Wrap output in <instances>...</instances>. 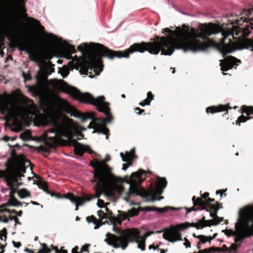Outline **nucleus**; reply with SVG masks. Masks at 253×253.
I'll return each instance as SVG.
<instances>
[{"label": "nucleus", "mask_w": 253, "mask_h": 253, "mask_svg": "<svg viewBox=\"0 0 253 253\" xmlns=\"http://www.w3.org/2000/svg\"><path fill=\"white\" fill-rule=\"evenodd\" d=\"M59 86L63 92L69 94L74 99L80 102L86 103L97 107V110L106 116V118H96V121L100 124H105L111 122L113 119L110 112L109 103L105 101V97L100 96L95 98L88 92L82 93L76 88L69 86L64 81L61 80Z\"/></svg>", "instance_id": "obj_1"}, {"label": "nucleus", "mask_w": 253, "mask_h": 253, "mask_svg": "<svg viewBox=\"0 0 253 253\" xmlns=\"http://www.w3.org/2000/svg\"><path fill=\"white\" fill-rule=\"evenodd\" d=\"M138 232H134L130 229H127L123 232L120 236L108 233L105 241L109 245L112 246L115 248H121L125 250L129 242L136 241L137 243L138 247L142 250H145L144 241H139L140 238Z\"/></svg>", "instance_id": "obj_2"}, {"label": "nucleus", "mask_w": 253, "mask_h": 253, "mask_svg": "<svg viewBox=\"0 0 253 253\" xmlns=\"http://www.w3.org/2000/svg\"><path fill=\"white\" fill-rule=\"evenodd\" d=\"M145 173L146 172L144 170L139 169L137 172L132 173L131 176L127 179L126 182L130 184L128 194H134L137 196H140L146 198V201L148 202H154L163 199L164 197L158 198L157 195L153 194L152 190H146L145 188L138 186V185L143 181L141 176V175Z\"/></svg>", "instance_id": "obj_3"}, {"label": "nucleus", "mask_w": 253, "mask_h": 253, "mask_svg": "<svg viewBox=\"0 0 253 253\" xmlns=\"http://www.w3.org/2000/svg\"><path fill=\"white\" fill-rule=\"evenodd\" d=\"M114 177V175L113 176H105L103 178L92 180L91 181L92 182H96V184L94 187L95 191V195L91 197H90L89 196H86L85 198L75 196L71 193H68L63 196L76 204L75 210L77 211L79 209L78 207L84 204L85 201H89L94 198H99L102 192L105 191Z\"/></svg>", "instance_id": "obj_4"}, {"label": "nucleus", "mask_w": 253, "mask_h": 253, "mask_svg": "<svg viewBox=\"0 0 253 253\" xmlns=\"http://www.w3.org/2000/svg\"><path fill=\"white\" fill-rule=\"evenodd\" d=\"M6 169L4 170L0 169V178L10 181L16 184V186H21L22 182H21V178L24 177V173L15 171L16 165L14 161L12 159H8L5 163Z\"/></svg>", "instance_id": "obj_5"}, {"label": "nucleus", "mask_w": 253, "mask_h": 253, "mask_svg": "<svg viewBox=\"0 0 253 253\" xmlns=\"http://www.w3.org/2000/svg\"><path fill=\"white\" fill-rule=\"evenodd\" d=\"M205 221V217L204 216L198 223H187L180 224V229L172 227L170 229H168L163 234V237L165 239L170 242H174L177 241L182 240L181 234L180 230L182 228H187L189 227H193L197 229H202L204 225H202Z\"/></svg>", "instance_id": "obj_6"}, {"label": "nucleus", "mask_w": 253, "mask_h": 253, "mask_svg": "<svg viewBox=\"0 0 253 253\" xmlns=\"http://www.w3.org/2000/svg\"><path fill=\"white\" fill-rule=\"evenodd\" d=\"M215 201L214 199L208 198L206 201L202 200V198L199 197L196 198V196L192 197V202L193 206L191 208H185L187 212H190L192 211H196L197 210H203L207 209H210L213 206H217V204H220L218 202H216L215 204H212L211 203Z\"/></svg>", "instance_id": "obj_7"}, {"label": "nucleus", "mask_w": 253, "mask_h": 253, "mask_svg": "<svg viewBox=\"0 0 253 253\" xmlns=\"http://www.w3.org/2000/svg\"><path fill=\"white\" fill-rule=\"evenodd\" d=\"M36 84L28 86V90L34 95L38 96L41 95L44 91L46 85L47 78L45 74L42 71H39L36 76Z\"/></svg>", "instance_id": "obj_8"}, {"label": "nucleus", "mask_w": 253, "mask_h": 253, "mask_svg": "<svg viewBox=\"0 0 253 253\" xmlns=\"http://www.w3.org/2000/svg\"><path fill=\"white\" fill-rule=\"evenodd\" d=\"M90 166L95 169L93 173L94 179L114 176L111 172V168L104 162L97 160L95 162H91Z\"/></svg>", "instance_id": "obj_9"}, {"label": "nucleus", "mask_w": 253, "mask_h": 253, "mask_svg": "<svg viewBox=\"0 0 253 253\" xmlns=\"http://www.w3.org/2000/svg\"><path fill=\"white\" fill-rule=\"evenodd\" d=\"M11 47H18L21 51H25L29 55L31 60L38 61V55L33 51V47L31 43L27 42H22L19 39L15 38L10 42Z\"/></svg>", "instance_id": "obj_10"}, {"label": "nucleus", "mask_w": 253, "mask_h": 253, "mask_svg": "<svg viewBox=\"0 0 253 253\" xmlns=\"http://www.w3.org/2000/svg\"><path fill=\"white\" fill-rule=\"evenodd\" d=\"M240 60L234 56H229L224 60H221L220 66L221 70L222 71H227L232 69L234 65H237L238 62H240Z\"/></svg>", "instance_id": "obj_11"}, {"label": "nucleus", "mask_w": 253, "mask_h": 253, "mask_svg": "<svg viewBox=\"0 0 253 253\" xmlns=\"http://www.w3.org/2000/svg\"><path fill=\"white\" fill-rule=\"evenodd\" d=\"M252 233H253V231L251 229V226L238 230L233 235V236L235 237V242L236 243L241 242L246 237L250 236Z\"/></svg>", "instance_id": "obj_12"}, {"label": "nucleus", "mask_w": 253, "mask_h": 253, "mask_svg": "<svg viewBox=\"0 0 253 253\" xmlns=\"http://www.w3.org/2000/svg\"><path fill=\"white\" fill-rule=\"evenodd\" d=\"M89 125L91 126V127L94 129L93 132L105 134L106 138L108 139L109 135L110 134L109 130L108 128L106 127L105 124H100V123H99L98 121H96V118L94 121L91 122Z\"/></svg>", "instance_id": "obj_13"}, {"label": "nucleus", "mask_w": 253, "mask_h": 253, "mask_svg": "<svg viewBox=\"0 0 253 253\" xmlns=\"http://www.w3.org/2000/svg\"><path fill=\"white\" fill-rule=\"evenodd\" d=\"M231 108L228 105H219L218 106H211L208 107L206 108V112L211 114H214L217 112H220L222 111H226V112L225 113L222 115L223 117L226 116L228 115V110L229 109H231Z\"/></svg>", "instance_id": "obj_14"}, {"label": "nucleus", "mask_w": 253, "mask_h": 253, "mask_svg": "<svg viewBox=\"0 0 253 253\" xmlns=\"http://www.w3.org/2000/svg\"><path fill=\"white\" fill-rule=\"evenodd\" d=\"M18 158L19 163H18V162L16 163V170H15V171L22 173H25L26 171V167L25 165L27 163L30 164V162L29 160L26 159L24 155L21 154L19 155Z\"/></svg>", "instance_id": "obj_15"}, {"label": "nucleus", "mask_w": 253, "mask_h": 253, "mask_svg": "<svg viewBox=\"0 0 253 253\" xmlns=\"http://www.w3.org/2000/svg\"><path fill=\"white\" fill-rule=\"evenodd\" d=\"M74 151L76 155L81 157L84 155L85 152L89 154H95V152L91 149L90 146L81 143L78 144V145L75 147Z\"/></svg>", "instance_id": "obj_16"}, {"label": "nucleus", "mask_w": 253, "mask_h": 253, "mask_svg": "<svg viewBox=\"0 0 253 253\" xmlns=\"http://www.w3.org/2000/svg\"><path fill=\"white\" fill-rule=\"evenodd\" d=\"M167 185V181L165 177L159 178L158 181V185L155 191H153L152 189L150 190L153 191V193L155 195H157V197L159 198L160 195L162 194L163 192V189L166 187Z\"/></svg>", "instance_id": "obj_17"}, {"label": "nucleus", "mask_w": 253, "mask_h": 253, "mask_svg": "<svg viewBox=\"0 0 253 253\" xmlns=\"http://www.w3.org/2000/svg\"><path fill=\"white\" fill-rule=\"evenodd\" d=\"M37 184L40 188L42 189L47 194L51 195V196H55L57 198H60V195L59 194L53 192L49 190L46 182L43 180L42 179H39L37 182Z\"/></svg>", "instance_id": "obj_18"}, {"label": "nucleus", "mask_w": 253, "mask_h": 253, "mask_svg": "<svg viewBox=\"0 0 253 253\" xmlns=\"http://www.w3.org/2000/svg\"><path fill=\"white\" fill-rule=\"evenodd\" d=\"M169 210H175L176 208L170 207H166L163 208L156 207H145L143 208V210L146 211H156L160 213L167 212Z\"/></svg>", "instance_id": "obj_19"}, {"label": "nucleus", "mask_w": 253, "mask_h": 253, "mask_svg": "<svg viewBox=\"0 0 253 253\" xmlns=\"http://www.w3.org/2000/svg\"><path fill=\"white\" fill-rule=\"evenodd\" d=\"M71 116L81 118L83 121H84L87 119H91L92 118L89 113H82L75 108L71 109Z\"/></svg>", "instance_id": "obj_20"}, {"label": "nucleus", "mask_w": 253, "mask_h": 253, "mask_svg": "<svg viewBox=\"0 0 253 253\" xmlns=\"http://www.w3.org/2000/svg\"><path fill=\"white\" fill-rule=\"evenodd\" d=\"M3 181L6 183L7 186L9 187L10 190L9 193V197H15L14 194L17 192V189L19 186H16V184L10 181L9 180H4V179L3 178Z\"/></svg>", "instance_id": "obj_21"}, {"label": "nucleus", "mask_w": 253, "mask_h": 253, "mask_svg": "<svg viewBox=\"0 0 253 253\" xmlns=\"http://www.w3.org/2000/svg\"><path fill=\"white\" fill-rule=\"evenodd\" d=\"M55 127L53 129L52 132L55 133L56 134H59L63 136L66 135V132L64 129V127L62 124L55 123Z\"/></svg>", "instance_id": "obj_22"}, {"label": "nucleus", "mask_w": 253, "mask_h": 253, "mask_svg": "<svg viewBox=\"0 0 253 253\" xmlns=\"http://www.w3.org/2000/svg\"><path fill=\"white\" fill-rule=\"evenodd\" d=\"M28 19L29 22L31 24L36 27L40 32H44V27L41 25L40 22L39 20L33 17H28Z\"/></svg>", "instance_id": "obj_23"}, {"label": "nucleus", "mask_w": 253, "mask_h": 253, "mask_svg": "<svg viewBox=\"0 0 253 253\" xmlns=\"http://www.w3.org/2000/svg\"><path fill=\"white\" fill-rule=\"evenodd\" d=\"M42 249H40L37 253H50L51 252V249L47 247L46 244L43 243L41 244ZM25 251L28 253H35L32 250H31L28 248H25Z\"/></svg>", "instance_id": "obj_24"}, {"label": "nucleus", "mask_w": 253, "mask_h": 253, "mask_svg": "<svg viewBox=\"0 0 253 253\" xmlns=\"http://www.w3.org/2000/svg\"><path fill=\"white\" fill-rule=\"evenodd\" d=\"M222 208V204H217V206H213L211 207V208L205 209V210L207 211H210V216L212 217H213L214 218H215V217H217V211Z\"/></svg>", "instance_id": "obj_25"}, {"label": "nucleus", "mask_w": 253, "mask_h": 253, "mask_svg": "<svg viewBox=\"0 0 253 253\" xmlns=\"http://www.w3.org/2000/svg\"><path fill=\"white\" fill-rule=\"evenodd\" d=\"M86 220L88 222H92L95 224V229L98 228L100 225H102V220H97L96 218L93 215L89 216L86 217Z\"/></svg>", "instance_id": "obj_26"}, {"label": "nucleus", "mask_w": 253, "mask_h": 253, "mask_svg": "<svg viewBox=\"0 0 253 253\" xmlns=\"http://www.w3.org/2000/svg\"><path fill=\"white\" fill-rule=\"evenodd\" d=\"M147 97L143 100L142 101L139 103V105L141 106H144L145 105H149L151 101L154 99V95L151 91H149L147 94Z\"/></svg>", "instance_id": "obj_27"}, {"label": "nucleus", "mask_w": 253, "mask_h": 253, "mask_svg": "<svg viewBox=\"0 0 253 253\" xmlns=\"http://www.w3.org/2000/svg\"><path fill=\"white\" fill-rule=\"evenodd\" d=\"M217 233H214L213 236H206L203 235H198L197 238L200 240V242L202 243H205L207 242H211V240L214 239L217 236Z\"/></svg>", "instance_id": "obj_28"}, {"label": "nucleus", "mask_w": 253, "mask_h": 253, "mask_svg": "<svg viewBox=\"0 0 253 253\" xmlns=\"http://www.w3.org/2000/svg\"><path fill=\"white\" fill-rule=\"evenodd\" d=\"M20 138L24 141H28L34 140L32 136V133L30 130H27L24 132L21 133Z\"/></svg>", "instance_id": "obj_29"}, {"label": "nucleus", "mask_w": 253, "mask_h": 253, "mask_svg": "<svg viewBox=\"0 0 253 253\" xmlns=\"http://www.w3.org/2000/svg\"><path fill=\"white\" fill-rule=\"evenodd\" d=\"M241 112L243 114H246L247 116L250 117L251 115L253 114V106H248L246 105H243L241 107Z\"/></svg>", "instance_id": "obj_30"}, {"label": "nucleus", "mask_w": 253, "mask_h": 253, "mask_svg": "<svg viewBox=\"0 0 253 253\" xmlns=\"http://www.w3.org/2000/svg\"><path fill=\"white\" fill-rule=\"evenodd\" d=\"M22 205V203L19 201L15 197H9V199L7 202L8 206H21Z\"/></svg>", "instance_id": "obj_31"}, {"label": "nucleus", "mask_w": 253, "mask_h": 253, "mask_svg": "<svg viewBox=\"0 0 253 253\" xmlns=\"http://www.w3.org/2000/svg\"><path fill=\"white\" fill-rule=\"evenodd\" d=\"M133 155H134L133 152H132V153L126 152V155H125L123 153H120V156L122 159L123 161L126 162H128L129 161L131 160Z\"/></svg>", "instance_id": "obj_32"}, {"label": "nucleus", "mask_w": 253, "mask_h": 253, "mask_svg": "<svg viewBox=\"0 0 253 253\" xmlns=\"http://www.w3.org/2000/svg\"><path fill=\"white\" fill-rule=\"evenodd\" d=\"M18 194L20 198H25L31 196V193L26 189L23 188L18 191Z\"/></svg>", "instance_id": "obj_33"}, {"label": "nucleus", "mask_w": 253, "mask_h": 253, "mask_svg": "<svg viewBox=\"0 0 253 253\" xmlns=\"http://www.w3.org/2000/svg\"><path fill=\"white\" fill-rule=\"evenodd\" d=\"M1 110H2V114L5 113V111L6 110H8V115L5 117V119L7 121V120H9L10 119L13 118H14L15 117L14 113L13 112L10 111V110H9L8 106L2 107L1 108Z\"/></svg>", "instance_id": "obj_34"}, {"label": "nucleus", "mask_w": 253, "mask_h": 253, "mask_svg": "<svg viewBox=\"0 0 253 253\" xmlns=\"http://www.w3.org/2000/svg\"><path fill=\"white\" fill-rule=\"evenodd\" d=\"M252 118V117L245 116L244 115H242L239 116L237 120L236 121V125L240 126L241 123H245Z\"/></svg>", "instance_id": "obj_35"}, {"label": "nucleus", "mask_w": 253, "mask_h": 253, "mask_svg": "<svg viewBox=\"0 0 253 253\" xmlns=\"http://www.w3.org/2000/svg\"><path fill=\"white\" fill-rule=\"evenodd\" d=\"M219 224V222H215V220H213V219H211V220H206L205 221L202 223L203 225H204V227L206 226H211V225H217Z\"/></svg>", "instance_id": "obj_36"}, {"label": "nucleus", "mask_w": 253, "mask_h": 253, "mask_svg": "<svg viewBox=\"0 0 253 253\" xmlns=\"http://www.w3.org/2000/svg\"><path fill=\"white\" fill-rule=\"evenodd\" d=\"M112 223L114 226H115L116 224L121 225L122 222V219L119 216H114L112 219L110 221Z\"/></svg>", "instance_id": "obj_37"}, {"label": "nucleus", "mask_w": 253, "mask_h": 253, "mask_svg": "<svg viewBox=\"0 0 253 253\" xmlns=\"http://www.w3.org/2000/svg\"><path fill=\"white\" fill-rule=\"evenodd\" d=\"M68 139L70 142V145L73 146L74 147V149L75 148V147L78 145V144H80V142H78L77 139L73 138L70 135H69L68 136Z\"/></svg>", "instance_id": "obj_38"}, {"label": "nucleus", "mask_w": 253, "mask_h": 253, "mask_svg": "<svg viewBox=\"0 0 253 253\" xmlns=\"http://www.w3.org/2000/svg\"><path fill=\"white\" fill-rule=\"evenodd\" d=\"M89 48L88 45L86 43H83L77 47V49L81 52H84Z\"/></svg>", "instance_id": "obj_39"}, {"label": "nucleus", "mask_w": 253, "mask_h": 253, "mask_svg": "<svg viewBox=\"0 0 253 253\" xmlns=\"http://www.w3.org/2000/svg\"><path fill=\"white\" fill-rule=\"evenodd\" d=\"M128 215L130 217H132L134 216H136L139 213V211L135 208H132L131 210H130L128 212Z\"/></svg>", "instance_id": "obj_40"}, {"label": "nucleus", "mask_w": 253, "mask_h": 253, "mask_svg": "<svg viewBox=\"0 0 253 253\" xmlns=\"http://www.w3.org/2000/svg\"><path fill=\"white\" fill-rule=\"evenodd\" d=\"M29 102L32 103V104L29 105V108H27V111L28 113H30L32 110H35L36 109V105L34 103L33 101L31 99H28Z\"/></svg>", "instance_id": "obj_41"}, {"label": "nucleus", "mask_w": 253, "mask_h": 253, "mask_svg": "<svg viewBox=\"0 0 253 253\" xmlns=\"http://www.w3.org/2000/svg\"><path fill=\"white\" fill-rule=\"evenodd\" d=\"M63 78L66 77L69 74V71L66 66H64L61 69L60 72Z\"/></svg>", "instance_id": "obj_42"}, {"label": "nucleus", "mask_w": 253, "mask_h": 253, "mask_svg": "<svg viewBox=\"0 0 253 253\" xmlns=\"http://www.w3.org/2000/svg\"><path fill=\"white\" fill-rule=\"evenodd\" d=\"M10 154H11V157H12V158H11V159L14 161V162L15 164H16V163L19 162L18 158L19 155L17 156L16 155L15 150H14V149L12 150Z\"/></svg>", "instance_id": "obj_43"}, {"label": "nucleus", "mask_w": 253, "mask_h": 253, "mask_svg": "<svg viewBox=\"0 0 253 253\" xmlns=\"http://www.w3.org/2000/svg\"><path fill=\"white\" fill-rule=\"evenodd\" d=\"M115 216L113 214L112 211H110L109 212H105V219H108L110 221L112 219V218Z\"/></svg>", "instance_id": "obj_44"}, {"label": "nucleus", "mask_w": 253, "mask_h": 253, "mask_svg": "<svg viewBox=\"0 0 253 253\" xmlns=\"http://www.w3.org/2000/svg\"><path fill=\"white\" fill-rule=\"evenodd\" d=\"M6 229L4 228V229L2 230V232L0 233V239L2 240L3 239V238H4V240H6Z\"/></svg>", "instance_id": "obj_45"}, {"label": "nucleus", "mask_w": 253, "mask_h": 253, "mask_svg": "<svg viewBox=\"0 0 253 253\" xmlns=\"http://www.w3.org/2000/svg\"><path fill=\"white\" fill-rule=\"evenodd\" d=\"M223 232H225V234L229 236H233L234 233L236 231H234L231 229H226V230H223Z\"/></svg>", "instance_id": "obj_46"}, {"label": "nucleus", "mask_w": 253, "mask_h": 253, "mask_svg": "<svg viewBox=\"0 0 253 253\" xmlns=\"http://www.w3.org/2000/svg\"><path fill=\"white\" fill-rule=\"evenodd\" d=\"M97 214L98 216L101 218V219H105V213L102 210H99L97 211Z\"/></svg>", "instance_id": "obj_47"}, {"label": "nucleus", "mask_w": 253, "mask_h": 253, "mask_svg": "<svg viewBox=\"0 0 253 253\" xmlns=\"http://www.w3.org/2000/svg\"><path fill=\"white\" fill-rule=\"evenodd\" d=\"M68 50L69 51V52L72 53H75L76 52L74 46H73L71 45H68Z\"/></svg>", "instance_id": "obj_48"}, {"label": "nucleus", "mask_w": 253, "mask_h": 253, "mask_svg": "<svg viewBox=\"0 0 253 253\" xmlns=\"http://www.w3.org/2000/svg\"><path fill=\"white\" fill-rule=\"evenodd\" d=\"M89 245L88 244H85L81 248V252H88V248Z\"/></svg>", "instance_id": "obj_49"}, {"label": "nucleus", "mask_w": 253, "mask_h": 253, "mask_svg": "<svg viewBox=\"0 0 253 253\" xmlns=\"http://www.w3.org/2000/svg\"><path fill=\"white\" fill-rule=\"evenodd\" d=\"M23 77L25 81H30L31 80L32 77L30 74H26L25 73H23Z\"/></svg>", "instance_id": "obj_50"}, {"label": "nucleus", "mask_w": 253, "mask_h": 253, "mask_svg": "<svg viewBox=\"0 0 253 253\" xmlns=\"http://www.w3.org/2000/svg\"><path fill=\"white\" fill-rule=\"evenodd\" d=\"M248 221L252 223L251 229L253 231V214L250 215L248 218Z\"/></svg>", "instance_id": "obj_51"}, {"label": "nucleus", "mask_w": 253, "mask_h": 253, "mask_svg": "<svg viewBox=\"0 0 253 253\" xmlns=\"http://www.w3.org/2000/svg\"><path fill=\"white\" fill-rule=\"evenodd\" d=\"M185 242L184 245L186 248H190L191 247V244L189 241L186 238H184Z\"/></svg>", "instance_id": "obj_52"}, {"label": "nucleus", "mask_w": 253, "mask_h": 253, "mask_svg": "<svg viewBox=\"0 0 253 253\" xmlns=\"http://www.w3.org/2000/svg\"><path fill=\"white\" fill-rule=\"evenodd\" d=\"M11 213H15L18 216H21L23 213V211L21 210L17 211H16L13 210L11 211Z\"/></svg>", "instance_id": "obj_53"}, {"label": "nucleus", "mask_w": 253, "mask_h": 253, "mask_svg": "<svg viewBox=\"0 0 253 253\" xmlns=\"http://www.w3.org/2000/svg\"><path fill=\"white\" fill-rule=\"evenodd\" d=\"M135 110L136 111V113L138 115H141L142 113H143L144 112V110L141 109L139 108V107L135 108Z\"/></svg>", "instance_id": "obj_54"}, {"label": "nucleus", "mask_w": 253, "mask_h": 253, "mask_svg": "<svg viewBox=\"0 0 253 253\" xmlns=\"http://www.w3.org/2000/svg\"><path fill=\"white\" fill-rule=\"evenodd\" d=\"M209 193L208 192H205L202 195L201 198H202V200L204 199L205 200V201H206L207 199L209 198Z\"/></svg>", "instance_id": "obj_55"}, {"label": "nucleus", "mask_w": 253, "mask_h": 253, "mask_svg": "<svg viewBox=\"0 0 253 253\" xmlns=\"http://www.w3.org/2000/svg\"><path fill=\"white\" fill-rule=\"evenodd\" d=\"M41 150L42 151H43L44 152L47 153L48 155L49 154V153H50L49 149L48 148H46V147H41Z\"/></svg>", "instance_id": "obj_56"}, {"label": "nucleus", "mask_w": 253, "mask_h": 253, "mask_svg": "<svg viewBox=\"0 0 253 253\" xmlns=\"http://www.w3.org/2000/svg\"><path fill=\"white\" fill-rule=\"evenodd\" d=\"M18 4L22 6L25 5V2H26V0H16Z\"/></svg>", "instance_id": "obj_57"}, {"label": "nucleus", "mask_w": 253, "mask_h": 253, "mask_svg": "<svg viewBox=\"0 0 253 253\" xmlns=\"http://www.w3.org/2000/svg\"><path fill=\"white\" fill-rule=\"evenodd\" d=\"M104 204V201L102 200L98 199L97 202V205L98 207L102 208L103 207V204Z\"/></svg>", "instance_id": "obj_58"}, {"label": "nucleus", "mask_w": 253, "mask_h": 253, "mask_svg": "<svg viewBox=\"0 0 253 253\" xmlns=\"http://www.w3.org/2000/svg\"><path fill=\"white\" fill-rule=\"evenodd\" d=\"M213 220H215V222H219V223L222 221L223 220V217H219V216H217L216 217H215V218H214L213 219Z\"/></svg>", "instance_id": "obj_59"}, {"label": "nucleus", "mask_w": 253, "mask_h": 253, "mask_svg": "<svg viewBox=\"0 0 253 253\" xmlns=\"http://www.w3.org/2000/svg\"><path fill=\"white\" fill-rule=\"evenodd\" d=\"M12 243L13 244V246L15 247V248H19L20 247H21V243L19 242H16L15 241H13L12 242Z\"/></svg>", "instance_id": "obj_60"}, {"label": "nucleus", "mask_w": 253, "mask_h": 253, "mask_svg": "<svg viewBox=\"0 0 253 253\" xmlns=\"http://www.w3.org/2000/svg\"><path fill=\"white\" fill-rule=\"evenodd\" d=\"M128 191L127 192H126V197H125L124 198V199H125V200H126V201H128L129 198V197H130L131 196H135V195H135V194H130V195H128Z\"/></svg>", "instance_id": "obj_61"}, {"label": "nucleus", "mask_w": 253, "mask_h": 253, "mask_svg": "<svg viewBox=\"0 0 253 253\" xmlns=\"http://www.w3.org/2000/svg\"><path fill=\"white\" fill-rule=\"evenodd\" d=\"M131 165V163H130L129 164H124L123 165L122 169L124 170H126L128 168V166Z\"/></svg>", "instance_id": "obj_62"}, {"label": "nucleus", "mask_w": 253, "mask_h": 253, "mask_svg": "<svg viewBox=\"0 0 253 253\" xmlns=\"http://www.w3.org/2000/svg\"><path fill=\"white\" fill-rule=\"evenodd\" d=\"M78 249L79 248L78 246L75 247L72 250V253H81L78 252Z\"/></svg>", "instance_id": "obj_63"}, {"label": "nucleus", "mask_w": 253, "mask_h": 253, "mask_svg": "<svg viewBox=\"0 0 253 253\" xmlns=\"http://www.w3.org/2000/svg\"><path fill=\"white\" fill-rule=\"evenodd\" d=\"M111 159V158L110 157V156H109L108 155H107L105 159L103 161H100V162H104V164H106V163L109 161H110Z\"/></svg>", "instance_id": "obj_64"}]
</instances>
